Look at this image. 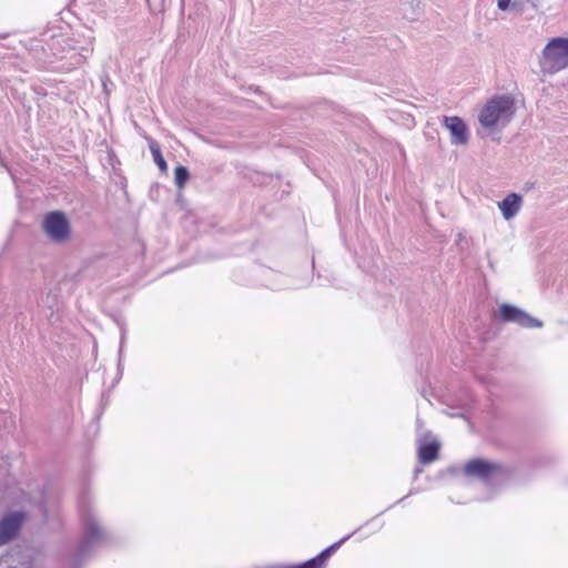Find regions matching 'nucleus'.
Returning a JSON list of instances; mask_svg holds the SVG:
<instances>
[{
  "mask_svg": "<svg viewBox=\"0 0 568 568\" xmlns=\"http://www.w3.org/2000/svg\"><path fill=\"white\" fill-rule=\"evenodd\" d=\"M149 149H150V152H151L153 160H154L155 164L158 165L159 170L163 173L166 172L168 164L162 155L160 144L155 140L150 139L149 140Z\"/></svg>",
  "mask_w": 568,
  "mask_h": 568,
  "instance_id": "obj_11",
  "label": "nucleus"
},
{
  "mask_svg": "<svg viewBox=\"0 0 568 568\" xmlns=\"http://www.w3.org/2000/svg\"><path fill=\"white\" fill-rule=\"evenodd\" d=\"M81 516L83 518L85 532L74 555L75 565H79L81 560L84 559L87 555H89L90 551L105 538V531L91 511L82 509Z\"/></svg>",
  "mask_w": 568,
  "mask_h": 568,
  "instance_id": "obj_3",
  "label": "nucleus"
},
{
  "mask_svg": "<svg viewBox=\"0 0 568 568\" xmlns=\"http://www.w3.org/2000/svg\"><path fill=\"white\" fill-rule=\"evenodd\" d=\"M27 519L23 510H11L0 518V548L18 539Z\"/></svg>",
  "mask_w": 568,
  "mask_h": 568,
  "instance_id": "obj_5",
  "label": "nucleus"
},
{
  "mask_svg": "<svg viewBox=\"0 0 568 568\" xmlns=\"http://www.w3.org/2000/svg\"><path fill=\"white\" fill-rule=\"evenodd\" d=\"M515 112V99L511 95H495L483 106L478 120L486 129L505 128L513 120Z\"/></svg>",
  "mask_w": 568,
  "mask_h": 568,
  "instance_id": "obj_1",
  "label": "nucleus"
},
{
  "mask_svg": "<svg viewBox=\"0 0 568 568\" xmlns=\"http://www.w3.org/2000/svg\"><path fill=\"white\" fill-rule=\"evenodd\" d=\"M523 205V197L518 193L508 194L503 201L498 203L503 217L507 221L514 219L520 211Z\"/></svg>",
  "mask_w": 568,
  "mask_h": 568,
  "instance_id": "obj_9",
  "label": "nucleus"
},
{
  "mask_svg": "<svg viewBox=\"0 0 568 568\" xmlns=\"http://www.w3.org/2000/svg\"><path fill=\"white\" fill-rule=\"evenodd\" d=\"M190 179V173H189V170L187 168L183 166V165H179L175 168L174 170V180H175V184L176 186L182 190L186 182L189 181Z\"/></svg>",
  "mask_w": 568,
  "mask_h": 568,
  "instance_id": "obj_12",
  "label": "nucleus"
},
{
  "mask_svg": "<svg viewBox=\"0 0 568 568\" xmlns=\"http://www.w3.org/2000/svg\"><path fill=\"white\" fill-rule=\"evenodd\" d=\"M511 0H497V7L499 10L505 11L509 8Z\"/></svg>",
  "mask_w": 568,
  "mask_h": 568,
  "instance_id": "obj_15",
  "label": "nucleus"
},
{
  "mask_svg": "<svg viewBox=\"0 0 568 568\" xmlns=\"http://www.w3.org/2000/svg\"><path fill=\"white\" fill-rule=\"evenodd\" d=\"M540 70L554 74L568 67V38H554L542 50Z\"/></svg>",
  "mask_w": 568,
  "mask_h": 568,
  "instance_id": "obj_2",
  "label": "nucleus"
},
{
  "mask_svg": "<svg viewBox=\"0 0 568 568\" xmlns=\"http://www.w3.org/2000/svg\"><path fill=\"white\" fill-rule=\"evenodd\" d=\"M443 126L448 130L450 134V143L453 145H466L469 141V130L465 121L457 116H443Z\"/></svg>",
  "mask_w": 568,
  "mask_h": 568,
  "instance_id": "obj_8",
  "label": "nucleus"
},
{
  "mask_svg": "<svg viewBox=\"0 0 568 568\" xmlns=\"http://www.w3.org/2000/svg\"><path fill=\"white\" fill-rule=\"evenodd\" d=\"M439 452V444L436 442L423 444L418 449V458L423 464H429L434 462Z\"/></svg>",
  "mask_w": 568,
  "mask_h": 568,
  "instance_id": "obj_10",
  "label": "nucleus"
},
{
  "mask_svg": "<svg viewBox=\"0 0 568 568\" xmlns=\"http://www.w3.org/2000/svg\"><path fill=\"white\" fill-rule=\"evenodd\" d=\"M331 554L328 550L324 549L322 550L317 556L308 560V564H311L315 568H323L324 562L329 558Z\"/></svg>",
  "mask_w": 568,
  "mask_h": 568,
  "instance_id": "obj_13",
  "label": "nucleus"
},
{
  "mask_svg": "<svg viewBox=\"0 0 568 568\" xmlns=\"http://www.w3.org/2000/svg\"><path fill=\"white\" fill-rule=\"evenodd\" d=\"M351 537V535H347L345 536L344 538H342L341 540L334 542L333 545H331L329 547L326 548V550H328V552L332 555L334 551H336L344 541H346L348 538Z\"/></svg>",
  "mask_w": 568,
  "mask_h": 568,
  "instance_id": "obj_14",
  "label": "nucleus"
},
{
  "mask_svg": "<svg viewBox=\"0 0 568 568\" xmlns=\"http://www.w3.org/2000/svg\"><path fill=\"white\" fill-rule=\"evenodd\" d=\"M497 318L504 323H515L524 328L542 327V322L540 320L532 317L524 310L507 303L499 306Z\"/></svg>",
  "mask_w": 568,
  "mask_h": 568,
  "instance_id": "obj_6",
  "label": "nucleus"
},
{
  "mask_svg": "<svg viewBox=\"0 0 568 568\" xmlns=\"http://www.w3.org/2000/svg\"><path fill=\"white\" fill-rule=\"evenodd\" d=\"M42 229L50 241L64 243L71 235V225L65 214L61 211H53L45 214Z\"/></svg>",
  "mask_w": 568,
  "mask_h": 568,
  "instance_id": "obj_4",
  "label": "nucleus"
},
{
  "mask_svg": "<svg viewBox=\"0 0 568 568\" xmlns=\"http://www.w3.org/2000/svg\"><path fill=\"white\" fill-rule=\"evenodd\" d=\"M464 473L469 477L489 483L491 479L503 475V466L498 463L475 458L465 465Z\"/></svg>",
  "mask_w": 568,
  "mask_h": 568,
  "instance_id": "obj_7",
  "label": "nucleus"
}]
</instances>
